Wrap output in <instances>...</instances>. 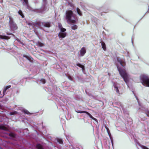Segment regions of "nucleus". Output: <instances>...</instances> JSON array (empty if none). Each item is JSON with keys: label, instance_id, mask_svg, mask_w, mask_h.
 <instances>
[{"label": "nucleus", "instance_id": "obj_26", "mask_svg": "<svg viewBox=\"0 0 149 149\" xmlns=\"http://www.w3.org/2000/svg\"><path fill=\"white\" fill-rule=\"evenodd\" d=\"M76 112L78 113H86V111H81L80 110H78L77 111H76Z\"/></svg>", "mask_w": 149, "mask_h": 149}, {"label": "nucleus", "instance_id": "obj_19", "mask_svg": "<svg viewBox=\"0 0 149 149\" xmlns=\"http://www.w3.org/2000/svg\"><path fill=\"white\" fill-rule=\"evenodd\" d=\"M77 12L78 13V14L80 15V16H81L82 15V13L81 12V11L80 10V9L78 8H77Z\"/></svg>", "mask_w": 149, "mask_h": 149}, {"label": "nucleus", "instance_id": "obj_3", "mask_svg": "<svg viewBox=\"0 0 149 149\" xmlns=\"http://www.w3.org/2000/svg\"><path fill=\"white\" fill-rule=\"evenodd\" d=\"M140 78L142 84L145 86L149 87V77L148 76L143 75L141 76Z\"/></svg>", "mask_w": 149, "mask_h": 149}, {"label": "nucleus", "instance_id": "obj_14", "mask_svg": "<svg viewBox=\"0 0 149 149\" xmlns=\"http://www.w3.org/2000/svg\"><path fill=\"white\" fill-rule=\"evenodd\" d=\"M86 114L88 115L89 116V117L93 120L95 121L97 120V119L95 118H94L88 112L86 111Z\"/></svg>", "mask_w": 149, "mask_h": 149}, {"label": "nucleus", "instance_id": "obj_8", "mask_svg": "<svg viewBox=\"0 0 149 149\" xmlns=\"http://www.w3.org/2000/svg\"><path fill=\"white\" fill-rule=\"evenodd\" d=\"M43 26L46 27H49L51 26V23L49 22H47L45 23H42Z\"/></svg>", "mask_w": 149, "mask_h": 149}, {"label": "nucleus", "instance_id": "obj_9", "mask_svg": "<svg viewBox=\"0 0 149 149\" xmlns=\"http://www.w3.org/2000/svg\"><path fill=\"white\" fill-rule=\"evenodd\" d=\"M101 43V45L102 48L104 51H106V47L105 44L104 42H101L100 43Z\"/></svg>", "mask_w": 149, "mask_h": 149}, {"label": "nucleus", "instance_id": "obj_7", "mask_svg": "<svg viewBox=\"0 0 149 149\" xmlns=\"http://www.w3.org/2000/svg\"><path fill=\"white\" fill-rule=\"evenodd\" d=\"M86 52L85 48L84 47H82L80 50V55L81 56H83Z\"/></svg>", "mask_w": 149, "mask_h": 149}, {"label": "nucleus", "instance_id": "obj_35", "mask_svg": "<svg viewBox=\"0 0 149 149\" xmlns=\"http://www.w3.org/2000/svg\"><path fill=\"white\" fill-rule=\"evenodd\" d=\"M105 127L106 129L108 132L109 131V130L108 128L106 126H105Z\"/></svg>", "mask_w": 149, "mask_h": 149}, {"label": "nucleus", "instance_id": "obj_12", "mask_svg": "<svg viewBox=\"0 0 149 149\" xmlns=\"http://www.w3.org/2000/svg\"><path fill=\"white\" fill-rule=\"evenodd\" d=\"M23 56L24 57L26 58L27 60H29L30 61H31V59H33V58L31 57L30 56H29L26 55L24 54Z\"/></svg>", "mask_w": 149, "mask_h": 149}, {"label": "nucleus", "instance_id": "obj_17", "mask_svg": "<svg viewBox=\"0 0 149 149\" xmlns=\"http://www.w3.org/2000/svg\"><path fill=\"white\" fill-rule=\"evenodd\" d=\"M18 13L19 15L21 16L22 18H24V16L21 10H19L18 11Z\"/></svg>", "mask_w": 149, "mask_h": 149}, {"label": "nucleus", "instance_id": "obj_27", "mask_svg": "<svg viewBox=\"0 0 149 149\" xmlns=\"http://www.w3.org/2000/svg\"><path fill=\"white\" fill-rule=\"evenodd\" d=\"M57 141L60 144H62L63 143L62 140L61 139H57Z\"/></svg>", "mask_w": 149, "mask_h": 149}, {"label": "nucleus", "instance_id": "obj_13", "mask_svg": "<svg viewBox=\"0 0 149 149\" xmlns=\"http://www.w3.org/2000/svg\"><path fill=\"white\" fill-rule=\"evenodd\" d=\"M11 86L10 85L8 86L5 87L3 90V94H6V90L9 88H10Z\"/></svg>", "mask_w": 149, "mask_h": 149}, {"label": "nucleus", "instance_id": "obj_25", "mask_svg": "<svg viewBox=\"0 0 149 149\" xmlns=\"http://www.w3.org/2000/svg\"><path fill=\"white\" fill-rule=\"evenodd\" d=\"M24 112L25 114H26L28 115L31 114L29 112L26 110H25L24 111Z\"/></svg>", "mask_w": 149, "mask_h": 149}, {"label": "nucleus", "instance_id": "obj_11", "mask_svg": "<svg viewBox=\"0 0 149 149\" xmlns=\"http://www.w3.org/2000/svg\"><path fill=\"white\" fill-rule=\"evenodd\" d=\"M41 23L40 22H38L33 23V26L40 27L41 26Z\"/></svg>", "mask_w": 149, "mask_h": 149}, {"label": "nucleus", "instance_id": "obj_10", "mask_svg": "<svg viewBox=\"0 0 149 149\" xmlns=\"http://www.w3.org/2000/svg\"><path fill=\"white\" fill-rule=\"evenodd\" d=\"M10 38V37L8 36H2L0 35V39H4L5 40H8Z\"/></svg>", "mask_w": 149, "mask_h": 149}, {"label": "nucleus", "instance_id": "obj_15", "mask_svg": "<svg viewBox=\"0 0 149 149\" xmlns=\"http://www.w3.org/2000/svg\"><path fill=\"white\" fill-rule=\"evenodd\" d=\"M76 65L77 66H79L80 68H81L83 71H84L85 70L84 66V65H81L79 63L77 64Z\"/></svg>", "mask_w": 149, "mask_h": 149}, {"label": "nucleus", "instance_id": "obj_4", "mask_svg": "<svg viewBox=\"0 0 149 149\" xmlns=\"http://www.w3.org/2000/svg\"><path fill=\"white\" fill-rule=\"evenodd\" d=\"M9 24L10 27L12 30H15L17 28V27L15 23L14 22L13 19L10 17H9Z\"/></svg>", "mask_w": 149, "mask_h": 149}, {"label": "nucleus", "instance_id": "obj_34", "mask_svg": "<svg viewBox=\"0 0 149 149\" xmlns=\"http://www.w3.org/2000/svg\"><path fill=\"white\" fill-rule=\"evenodd\" d=\"M146 113L147 115H149V111H148V110H146Z\"/></svg>", "mask_w": 149, "mask_h": 149}, {"label": "nucleus", "instance_id": "obj_16", "mask_svg": "<svg viewBox=\"0 0 149 149\" xmlns=\"http://www.w3.org/2000/svg\"><path fill=\"white\" fill-rule=\"evenodd\" d=\"M0 129L5 131H7L8 130V128L2 125H0Z\"/></svg>", "mask_w": 149, "mask_h": 149}, {"label": "nucleus", "instance_id": "obj_2", "mask_svg": "<svg viewBox=\"0 0 149 149\" xmlns=\"http://www.w3.org/2000/svg\"><path fill=\"white\" fill-rule=\"evenodd\" d=\"M66 19L67 22L74 24L76 23V20L72 19V18L74 17L73 13L71 10H69L66 12Z\"/></svg>", "mask_w": 149, "mask_h": 149}, {"label": "nucleus", "instance_id": "obj_18", "mask_svg": "<svg viewBox=\"0 0 149 149\" xmlns=\"http://www.w3.org/2000/svg\"><path fill=\"white\" fill-rule=\"evenodd\" d=\"M36 45L39 47H43L44 46V44L40 42H38L36 43Z\"/></svg>", "mask_w": 149, "mask_h": 149}, {"label": "nucleus", "instance_id": "obj_1", "mask_svg": "<svg viewBox=\"0 0 149 149\" xmlns=\"http://www.w3.org/2000/svg\"><path fill=\"white\" fill-rule=\"evenodd\" d=\"M117 68L119 73L123 78L125 82L127 84L129 81L128 74L127 73L125 69L122 68L121 67H119L117 66Z\"/></svg>", "mask_w": 149, "mask_h": 149}, {"label": "nucleus", "instance_id": "obj_21", "mask_svg": "<svg viewBox=\"0 0 149 149\" xmlns=\"http://www.w3.org/2000/svg\"><path fill=\"white\" fill-rule=\"evenodd\" d=\"M36 147L38 149H43L42 146L40 144H37Z\"/></svg>", "mask_w": 149, "mask_h": 149}, {"label": "nucleus", "instance_id": "obj_31", "mask_svg": "<svg viewBox=\"0 0 149 149\" xmlns=\"http://www.w3.org/2000/svg\"><path fill=\"white\" fill-rule=\"evenodd\" d=\"M40 81L41 82H42L43 84H45L46 82V80L45 79H42L40 80Z\"/></svg>", "mask_w": 149, "mask_h": 149}, {"label": "nucleus", "instance_id": "obj_33", "mask_svg": "<svg viewBox=\"0 0 149 149\" xmlns=\"http://www.w3.org/2000/svg\"><path fill=\"white\" fill-rule=\"evenodd\" d=\"M58 27L60 29L63 28L61 24L60 23H58Z\"/></svg>", "mask_w": 149, "mask_h": 149}, {"label": "nucleus", "instance_id": "obj_24", "mask_svg": "<svg viewBox=\"0 0 149 149\" xmlns=\"http://www.w3.org/2000/svg\"><path fill=\"white\" fill-rule=\"evenodd\" d=\"M60 32H65L66 31V29L63 27L60 29Z\"/></svg>", "mask_w": 149, "mask_h": 149}, {"label": "nucleus", "instance_id": "obj_28", "mask_svg": "<svg viewBox=\"0 0 149 149\" xmlns=\"http://www.w3.org/2000/svg\"><path fill=\"white\" fill-rule=\"evenodd\" d=\"M9 135L10 136H11V137H15V134L13 133H10L9 134Z\"/></svg>", "mask_w": 149, "mask_h": 149}, {"label": "nucleus", "instance_id": "obj_5", "mask_svg": "<svg viewBox=\"0 0 149 149\" xmlns=\"http://www.w3.org/2000/svg\"><path fill=\"white\" fill-rule=\"evenodd\" d=\"M116 60L123 67H124L125 66L126 63L124 58L122 59L118 57L116 58Z\"/></svg>", "mask_w": 149, "mask_h": 149}, {"label": "nucleus", "instance_id": "obj_32", "mask_svg": "<svg viewBox=\"0 0 149 149\" xmlns=\"http://www.w3.org/2000/svg\"><path fill=\"white\" fill-rule=\"evenodd\" d=\"M27 24L29 26H33V23H31L30 22H27Z\"/></svg>", "mask_w": 149, "mask_h": 149}, {"label": "nucleus", "instance_id": "obj_36", "mask_svg": "<svg viewBox=\"0 0 149 149\" xmlns=\"http://www.w3.org/2000/svg\"><path fill=\"white\" fill-rule=\"evenodd\" d=\"M42 0L43 2H45V3H46L47 1V0Z\"/></svg>", "mask_w": 149, "mask_h": 149}, {"label": "nucleus", "instance_id": "obj_20", "mask_svg": "<svg viewBox=\"0 0 149 149\" xmlns=\"http://www.w3.org/2000/svg\"><path fill=\"white\" fill-rule=\"evenodd\" d=\"M71 28L72 30H75L77 29L78 26L77 25H74L72 26Z\"/></svg>", "mask_w": 149, "mask_h": 149}, {"label": "nucleus", "instance_id": "obj_23", "mask_svg": "<svg viewBox=\"0 0 149 149\" xmlns=\"http://www.w3.org/2000/svg\"><path fill=\"white\" fill-rule=\"evenodd\" d=\"M25 3V5L27 7H29V4L28 0H23Z\"/></svg>", "mask_w": 149, "mask_h": 149}, {"label": "nucleus", "instance_id": "obj_29", "mask_svg": "<svg viewBox=\"0 0 149 149\" xmlns=\"http://www.w3.org/2000/svg\"><path fill=\"white\" fill-rule=\"evenodd\" d=\"M17 113V111H15L13 112H11L10 113V114L11 115H15Z\"/></svg>", "mask_w": 149, "mask_h": 149}, {"label": "nucleus", "instance_id": "obj_37", "mask_svg": "<svg viewBox=\"0 0 149 149\" xmlns=\"http://www.w3.org/2000/svg\"><path fill=\"white\" fill-rule=\"evenodd\" d=\"M7 34L8 35H12V34L11 33H7Z\"/></svg>", "mask_w": 149, "mask_h": 149}, {"label": "nucleus", "instance_id": "obj_22", "mask_svg": "<svg viewBox=\"0 0 149 149\" xmlns=\"http://www.w3.org/2000/svg\"><path fill=\"white\" fill-rule=\"evenodd\" d=\"M114 88L115 89V90L116 91V92L118 93L119 94H120V93H119V90L118 89V87L116 86H114Z\"/></svg>", "mask_w": 149, "mask_h": 149}, {"label": "nucleus", "instance_id": "obj_6", "mask_svg": "<svg viewBox=\"0 0 149 149\" xmlns=\"http://www.w3.org/2000/svg\"><path fill=\"white\" fill-rule=\"evenodd\" d=\"M66 36V32H59L58 34V36L60 38H64Z\"/></svg>", "mask_w": 149, "mask_h": 149}, {"label": "nucleus", "instance_id": "obj_30", "mask_svg": "<svg viewBox=\"0 0 149 149\" xmlns=\"http://www.w3.org/2000/svg\"><path fill=\"white\" fill-rule=\"evenodd\" d=\"M141 147L142 149H149L147 147L144 146L142 145Z\"/></svg>", "mask_w": 149, "mask_h": 149}]
</instances>
